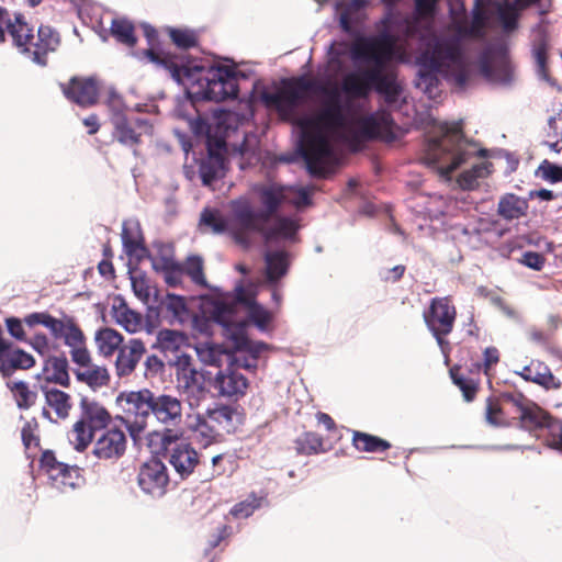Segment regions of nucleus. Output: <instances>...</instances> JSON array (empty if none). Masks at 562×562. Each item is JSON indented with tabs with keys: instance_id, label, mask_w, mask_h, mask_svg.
<instances>
[{
	"instance_id": "11",
	"label": "nucleus",
	"mask_w": 562,
	"mask_h": 562,
	"mask_svg": "<svg viewBox=\"0 0 562 562\" xmlns=\"http://www.w3.org/2000/svg\"><path fill=\"white\" fill-rule=\"evenodd\" d=\"M235 294L236 302H232L228 297L222 299L234 305V312L236 311L237 303L243 304L247 310V318L249 323L262 333L270 330L271 323L273 321V313L256 301L258 285L252 282H249L246 285L238 284L235 288ZM234 316L235 313L233 314V317Z\"/></svg>"
},
{
	"instance_id": "18",
	"label": "nucleus",
	"mask_w": 562,
	"mask_h": 562,
	"mask_svg": "<svg viewBox=\"0 0 562 562\" xmlns=\"http://www.w3.org/2000/svg\"><path fill=\"white\" fill-rule=\"evenodd\" d=\"M146 351L145 345L139 339H131L119 349L115 369L119 376L130 375L136 368Z\"/></svg>"
},
{
	"instance_id": "51",
	"label": "nucleus",
	"mask_w": 562,
	"mask_h": 562,
	"mask_svg": "<svg viewBox=\"0 0 562 562\" xmlns=\"http://www.w3.org/2000/svg\"><path fill=\"white\" fill-rule=\"evenodd\" d=\"M261 501L262 498L251 495L247 499L236 504L231 509V514L235 518H248L257 508L260 507Z\"/></svg>"
},
{
	"instance_id": "31",
	"label": "nucleus",
	"mask_w": 562,
	"mask_h": 562,
	"mask_svg": "<svg viewBox=\"0 0 562 562\" xmlns=\"http://www.w3.org/2000/svg\"><path fill=\"white\" fill-rule=\"evenodd\" d=\"M528 201L513 193L503 195L498 202L497 212L504 220H517L526 215Z\"/></svg>"
},
{
	"instance_id": "24",
	"label": "nucleus",
	"mask_w": 562,
	"mask_h": 562,
	"mask_svg": "<svg viewBox=\"0 0 562 562\" xmlns=\"http://www.w3.org/2000/svg\"><path fill=\"white\" fill-rule=\"evenodd\" d=\"M59 45L58 34L49 26H41L37 31V37L32 42V60L40 65H45L44 56L48 52H54Z\"/></svg>"
},
{
	"instance_id": "30",
	"label": "nucleus",
	"mask_w": 562,
	"mask_h": 562,
	"mask_svg": "<svg viewBox=\"0 0 562 562\" xmlns=\"http://www.w3.org/2000/svg\"><path fill=\"white\" fill-rule=\"evenodd\" d=\"M519 375L526 381L538 383L547 389H558L560 386V381L541 362H532L530 366L522 368Z\"/></svg>"
},
{
	"instance_id": "49",
	"label": "nucleus",
	"mask_w": 562,
	"mask_h": 562,
	"mask_svg": "<svg viewBox=\"0 0 562 562\" xmlns=\"http://www.w3.org/2000/svg\"><path fill=\"white\" fill-rule=\"evenodd\" d=\"M184 272L191 278V280L195 284L206 286V280L203 273V261L200 257H188L184 263Z\"/></svg>"
},
{
	"instance_id": "21",
	"label": "nucleus",
	"mask_w": 562,
	"mask_h": 562,
	"mask_svg": "<svg viewBox=\"0 0 562 562\" xmlns=\"http://www.w3.org/2000/svg\"><path fill=\"white\" fill-rule=\"evenodd\" d=\"M515 404L521 425L526 429L548 427L552 420L541 407L532 402L521 398L516 401Z\"/></svg>"
},
{
	"instance_id": "52",
	"label": "nucleus",
	"mask_w": 562,
	"mask_h": 562,
	"mask_svg": "<svg viewBox=\"0 0 562 562\" xmlns=\"http://www.w3.org/2000/svg\"><path fill=\"white\" fill-rule=\"evenodd\" d=\"M169 35L172 42L181 48H189L196 44V34L187 29H170Z\"/></svg>"
},
{
	"instance_id": "61",
	"label": "nucleus",
	"mask_w": 562,
	"mask_h": 562,
	"mask_svg": "<svg viewBox=\"0 0 562 562\" xmlns=\"http://www.w3.org/2000/svg\"><path fill=\"white\" fill-rule=\"evenodd\" d=\"M521 262L529 268L540 270L543 267L544 259L541 255L529 251L524 254Z\"/></svg>"
},
{
	"instance_id": "54",
	"label": "nucleus",
	"mask_w": 562,
	"mask_h": 562,
	"mask_svg": "<svg viewBox=\"0 0 562 562\" xmlns=\"http://www.w3.org/2000/svg\"><path fill=\"white\" fill-rule=\"evenodd\" d=\"M540 176L551 182H558L562 180V167L544 161L539 167Z\"/></svg>"
},
{
	"instance_id": "4",
	"label": "nucleus",
	"mask_w": 562,
	"mask_h": 562,
	"mask_svg": "<svg viewBox=\"0 0 562 562\" xmlns=\"http://www.w3.org/2000/svg\"><path fill=\"white\" fill-rule=\"evenodd\" d=\"M481 151L476 144L463 137L459 123H438L428 136L424 161L447 181L454 170L471 164V168L464 170L457 181L460 188L472 190L480 179L491 173L492 165L488 161H474Z\"/></svg>"
},
{
	"instance_id": "27",
	"label": "nucleus",
	"mask_w": 562,
	"mask_h": 562,
	"mask_svg": "<svg viewBox=\"0 0 562 562\" xmlns=\"http://www.w3.org/2000/svg\"><path fill=\"white\" fill-rule=\"evenodd\" d=\"M300 225L296 218L294 217H277L273 222V225L270 227L262 226L261 231H257L256 233H261L267 243L272 240H292L296 232L299 231Z\"/></svg>"
},
{
	"instance_id": "59",
	"label": "nucleus",
	"mask_w": 562,
	"mask_h": 562,
	"mask_svg": "<svg viewBox=\"0 0 562 562\" xmlns=\"http://www.w3.org/2000/svg\"><path fill=\"white\" fill-rule=\"evenodd\" d=\"M450 373L453 382L462 390L465 400L471 401L474 396L475 389L469 385L462 376L458 375L456 369H451Z\"/></svg>"
},
{
	"instance_id": "53",
	"label": "nucleus",
	"mask_w": 562,
	"mask_h": 562,
	"mask_svg": "<svg viewBox=\"0 0 562 562\" xmlns=\"http://www.w3.org/2000/svg\"><path fill=\"white\" fill-rule=\"evenodd\" d=\"M60 338L64 339L65 344L70 349L85 342V336L82 331L75 325L71 319L68 325H66V328Z\"/></svg>"
},
{
	"instance_id": "8",
	"label": "nucleus",
	"mask_w": 562,
	"mask_h": 562,
	"mask_svg": "<svg viewBox=\"0 0 562 562\" xmlns=\"http://www.w3.org/2000/svg\"><path fill=\"white\" fill-rule=\"evenodd\" d=\"M153 392L148 389L121 392L115 400L123 422L134 440H139L151 416Z\"/></svg>"
},
{
	"instance_id": "46",
	"label": "nucleus",
	"mask_w": 562,
	"mask_h": 562,
	"mask_svg": "<svg viewBox=\"0 0 562 562\" xmlns=\"http://www.w3.org/2000/svg\"><path fill=\"white\" fill-rule=\"evenodd\" d=\"M111 33L119 42L125 45L133 46L136 42L134 27L125 19H114L111 24Z\"/></svg>"
},
{
	"instance_id": "16",
	"label": "nucleus",
	"mask_w": 562,
	"mask_h": 562,
	"mask_svg": "<svg viewBox=\"0 0 562 562\" xmlns=\"http://www.w3.org/2000/svg\"><path fill=\"white\" fill-rule=\"evenodd\" d=\"M114 137L122 144L133 146L139 142L144 134L151 132V126L143 120L128 121L125 114L116 113L112 116Z\"/></svg>"
},
{
	"instance_id": "48",
	"label": "nucleus",
	"mask_w": 562,
	"mask_h": 562,
	"mask_svg": "<svg viewBox=\"0 0 562 562\" xmlns=\"http://www.w3.org/2000/svg\"><path fill=\"white\" fill-rule=\"evenodd\" d=\"M296 449L304 454L317 453L323 449V440L314 432H306L296 440Z\"/></svg>"
},
{
	"instance_id": "64",
	"label": "nucleus",
	"mask_w": 562,
	"mask_h": 562,
	"mask_svg": "<svg viewBox=\"0 0 562 562\" xmlns=\"http://www.w3.org/2000/svg\"><path fill=\"white\" fill-rule=\"evenodd\" d=\"M499 413V409L493 403H488L486 408V420L494 426H499L501 422L496 418V414Z\"/></svg>"
},
{
	"instance_id": "7",
	"label": "nucleus",
	"mask_w": 562,
	"mask_h": 562,
	"mask_svg": "<svg viewBox=\"0 0 562 562\" xmlns=\"http://www.w3.org/2000/svg\"><path fill=\"white\" fill-rule=\"evenodd\" d=\"M247 113H238L234 111H216L211 121L205 124L200 122L196 130L201 131L206 127L209 158L201 165L200 172L204 184L224 173V154L231 149L240 155L247 153L246 137L243 135L244 142L237 146L228 140L231 134L237 132L238 127L247 120Z\"/></svg>"
},
{
	"instance_id": "35",
	"label": "nucleus",
	"mask_w": 562,
	"mask_h": 562,
	"mask_svg": "<svg viewBox=\"0 0 562 562\" xmlns=\"http://www.w3.org/2000/svg\"><path fill=\"white\" fill-rule=\"evenodd\" d=\"M81 418L86 420V423H88L94 430L106 427L108 424L111 422V415L99 403L88 402L83 400L81 402Z\"/></svg>"
},
{
	"instance_id": "14",
	"label": "nucleus",
	"mask_w": 562,
	"mask_h": 562,
	"mask_svg": "<svg viewBox=\"0 0 562 562\" xmlns=\"http://www.w3.org/2000/svg\"><path fill=\"white\" fill-rule=\"evenodd\" d=\"M137 482L144 493L153 497H161L169 483L166 465L155 458L148 460L140 467Z\"/></svg>"
},
{
	"instance_id": "5",
	"label": "nucleus",
	"mask_w": 562,
	"mask_h": 562,
	"mask_svg": "<svg viewBox=\"0 0 562 562\" xmlns=\"http://www.w3.org/2000/svg\"><path fill=\"white\" fill-rule=\"evenodd\" d=\"M211 317L223 326L224 336L231 342L233 353L218 345L209 342L195 347L200 361L206 366L221 367L236 363L245 369L256 368L260 355L270 349L263 341L250 340L247 336V322H233L234 305L226 300L214 299L206 305Z\"/></svg>"
},
{
	"instance_id": "43",
	"label": "nucleus",
	"mask_w": 562,
	"mask_h": 562,
	"mask_svg": "<svg viewBox=\"0 0 562 562\" xmlns=\"http://www.w3.org/2000/svg\"><path fill=\"white\" fill-rule=\"evenodd\" d=\"M494 8L503 29L506 32L515 30L518 16L517 0H503L496 2Z\"/></svg>"
},
{
	"instance_id": "6",
	"label": "nucleus",
	"mask_w": 562,
	"mask_h": 562,
	"mask_svg": "<svg viewBox=\"0 0 562 562\" xmlns=\"http://www.w3.org/2000/svg\"><path fill=\"white\" fill-rule=\"evenodd\" d=\"M171 74L184 87L190 98L215 102L236 98L239 78L244 77L235 65L229 64L207 68L199 64H188L176 67Z\"/></svg>"
},
{
	"instance_id": "1",
	"label": "nucleus",
	"mask_w": 562,
	"mask_h": 562,
	"mask_svg": "<svg viewBox=\"0 0 562 562\" xmlns=\"http://www.w3.org/2000/svg\"><path fill=\"white\" fill-rule=\"evenodd\" d=\"M439 0H415L413 16L402 20L390 11L381 22L379 35L361 36L351 43L336 42L328 50L327 76H341L339 95L330 98L319 109L296 120L300 131V151L307 170L324 176L338 162V142L352 149L367 138L386 134L392 125L384 111L366 114L369 93L375 89L390 104L401 97V86L389 63L402 59L404 52L395 33L425 38L432 33V19Z\"/></svg>"
},
{
	"instance_id": "44",
	"label": "nucleus",
	"mask_w": 562,
	"mask_h": 562,
	"mask_svg": "<svg viewBox=\"0 0 562 562\" xmlns=\"http://www.w3.org/2000/svg\"><path fill=\"white\" fill-rule=\"evenodd\" d=\"M161 304L172 322L181 324L189 319L190 314L184 297L176 294H168L162 300Z\"/></svg>"
},
{
	"instance_id": "57",
	"label": "nucleus",
	"mask_w": 562,
	"mask_h": 562,
	"mask_svg": "<svg viewBox=\"0 0 562 562\" xmlns=\"http://www.w3.org/2000/svg\"><path fill=\"white\" fill-rule=\"evenodd\" d=\"M46 322L44 324V326L49 329V331L56 337V338H60L65 328H66V325H68V323L70 322L69 318H65V319H57V318H54L53 316L48 315L46 316Z\"/></svg>"
},
{
	"instance_id": "39",
	"label": "nucleus",
	"mask_w": 562,
	"mask_h": 562,
	"mask_svg": "<svg viewBox=\"0 0 562 562\" xmlns=\"http://www.w3.org/2000/svg\"><path fill=\"white\" fill-rule=\"evenodd\" d=\"M151 267L156 271L170 272L177 267L172 249L167 245H155L149 254Z\"/></svg>"
},
{
	"instance_id": "42",
	"label": "nucleus",
	"mask_w": 562,
	"mask_h": 562,
	"mask_svg": "<svg viewBox=\"0 0 562 562\" xmlns=\"http://www.w3.org/2000/svg\"><path fill=\"white\" fill-rule=\"evenodd\" d=\"M34 359L30 353L21 349L9 351L7 359L0 363L2 375H10L15 369H29L34 366Z\"/></svg>"
},
{
	"instance_id": "47",
	"label": "nucleus",
	"mask_w": 562,
	"mask_h": 562,
	"mask_svg": "<svg viewBox=\"0 0 562 562\" xmlns=\"http://www.w3.org/2000/svg\"><path fill=\"white\" fill-rule=\"evenodd\" d=\"M10 387L20 408H29L35 403L36 393L31 391L24 382H12Z\"/></svg>"
},
{
	"instance_id": "3",
	"label": "nucleus",
	"mask_w": 562,
	"mask_h": 562,
	"mask_svg": "<svg viewBox=\"0 0 562 562\" xmlns=\"http://www.w3.org/2000/svg\"><path fill=\"white\" fill-rule=\"evenodd\" d=\"M251 193L260 203L259 210H255L249 198L241 196L231 202L229 218H224L216 210H204L200 225L215 234L228 233L237 243L246 246L249 235L261 231L280 205L290 203L297 209L308 205L312 191L306 187L262 183L255 186Z\"/></svg>"
},
{
	"instance_id": "60",
	"label": "nucleus",
	"mask_w": 562,
	"mask_h": 562,
	"mask_svg": "<svg viewBox=\"0 0 562 562\" xmlns=\"http://www.w3.org/2000/svg\"><path fill=\"white\" fill-rule=\"evenodd\" d=\"M7 328L10 335L19 340H23L25 338V333L23 329V325L20 319L10 317L5 319Z\"/></svg>"
},
{
	"instance_id": "41",
	"label": "nucleus",
	"mask_w": 562,
	"mask_h": 562,
	"mask_svg": "<svg viewBox=\"0 0 562 562\" xmlns=\"http://www.w3.org/2000/svg\"><path fill=\"white\" fill-rule=\"evenodd\" d=\"M95 430L86 420H77L68 432V439L76 450H85L92 441Z\"/></svg>"
},
{
	"instance_id": "15",
	"label": "nucleus",
	"mask_w": 562,
	"mask_h": 562,
	"mask_svg": "<svg viewBox=\"0 0 562 562\" xmlns=\"http://www.w3.org/2000/svg\"><path fill=\"white\" fill-rule=\"evenodd\" d=\"M151 416L165 427L178 426L182 420V402L171 394L153 393Z\"/></svg>"
},
{
	"instance_id": "29",
	"label": "nucleus",
	"mask_w": 562,
	"mask_h": 562,
	"mask_svg": "<svg viewBox=\"0 0 562 562\" xmlns=\"http://www.w3.org/2000/svg\"><path fill=\"white\" fill-rule=\"evenodd\" d=\"M111 314L115 323L131 334L138 333L143 328L142 315L131 310L123 301L113 304Z\"/></svg>"
},
{
	"instance_id": "55",
	"label": "nucleus",
	"mask_w": 562,
	"mask_h": 562,
	"mask_svg": "<svg viewBox=\"0 0 562 562\" xmlns=\"http://www.w3.org/2000/svg\"><path fill=\"white\" fill-rule=\"evenodd\" d=\"M549 429V445L558 450H562V422L551 420L547 427Z\"/></svg>"
},
{
	"instance_id": "36",
	"label": "nucleus",
	"mask_w": 562,
	"mask_h": 562,
	"mask_svg": "<svg viewBox=\"0 0 562 562\" xmlns=\"http://www.w3.org/2000/svg\"><path fill=\"white\" fill-rule=\"evenodd\" d=\"M130 280L135 296L143 304L149 305L155 301L157 290L142 271H131Z\"/></svg>"
},
{
	"instance_id": "2",
	"label": "nucleus",
	"mask_w": 562,
	"mask_h": 562,
	"mask_svg": "<svg viewBox=\"0 0 562 562\" xmlns=\"http://www.w3.org/2000/svg\"><path fill=\"white\" fill-rule=\"evenodd\" d=\"M452 32V37L434 36L417 58L419 70L416 86L429 98L435 99L438 94L439 77L463 88L475 68L491 81L505 83L510 80L513 69L505 48L487 47L476 63L473 61L472 40L480 35L477 22L469 27L456 19Z\"/></svg>"
},
{
	"instance_id": "37",
	"label": "nucleus",
	"mask_w": 562,
	"mask_h": 562,
	"mask_svg": "<svg viewBox=\"0 0 562 562\" xmlns=\"http://www.w3.org/2000/svg\"><path fill=\"white\" fill-rule=\"evenodd\" d=\"M551 47V40L548 34L539 32L532 43V57L537 66L539 77L547 79V60Z\"/></svg>"
},
{
	"instance_id": "62",
	"label": "nucleus",
	"mask_w": 562,
	"mask_h": 562,
	"mask_svg": "<svg viewBox=\"0 0 562 562\" xmlns=\"http://www.w3.org/2000/svg\"><path fill=\"white\" fill-rule=\"evenodd\" d=\"M498 361V350L496 348H486L484 351V367L485 372Z\"/></svg>"
},
{
	"instance_id": "9",
	"label": "nucleus",
	"mask_w": 562,
	"mask_h": 562,
	"mask_svg": "<svg viewBox=\"0 0 562 562\" xmlns=\"http://www.w3.org/2000/svg\"><path fill=\"white\" fill-rule=\"evenodd\" d=\"M311 81L304 77L284 81L276 91H263L262 102L278 111L284 119L289 117L295 106L302 102L311 89Z\"/></svg>"
},
{
	"instance_id": "17",
	"label": "nucleus",
	"mask_w": 562,
	"mask_h": 562,
	"mask_svg": "<svg viewBox=\"0 0 562 562\" xmlns=\"http://www.w3.org/2000/svg\"><path fill=\"white\" fill-rule=\"evenodd\" d=\"M125 448V434L117 428H112L97 439L92 452L99 459H117L123 456Z\"/></svg>"
},
{
	"instance_id": "45",
	"label": "nucleus",
	"mask_w": 562,
	"mask_h": 562,
	"mask_svg": "<svg viewBox=\"0 0 562 562\" xmlns=\"http://www.w3.org/2000/svg\"><path fill=\"white\" fill-rule=\"evenodd\" d=\"M352 441L355 447L360 451L375 452L390 448V443L387 441L360 431L353 432Z\"/></svg>"
},
{
	"instance_id": "58",
	"label": "nucleus",
	"mask_w": 562,
	"mask_h": 562,
	"mask_svg": "<svg viewBox=\"0 0 562 562\" xmlns=\"http://www.w3.org/2000/svg\"><path fill=\"white\" fill-rule=\"evenodd\" d=\"M106 103L111 111V117L116 113L124 114V109H125L124 102H123L121 95L117 94L115 91L111 90L109 92Z\"/></svg>"
},
{
	"instance_id": "32",
	"label": "nucleus",
	"mask_w": 562,
	"mask_h": 562,
	"mask_svg": "<svg viewBox=\"0 0 562 562\" xmlns=\"http://www.w3.org/2000/svg\"><path fill=\"white\" fill-rule=\"evenodd\" d=\"M94 342L98 352L105 357H112L121 348L123 336L113 328L104 327L95 331Z\"/></svg>"
},
{
	"instance_id": "50",
	"label": "nucleus",
	"mask_w": 562,
	"mask_h": 562,
	"mask_svg": "<svg viewBox=\"0 0 562 562\" xmlns=\"http://www.w3.org/2000/svg\"><path fill=\"white\" fill-rule=\"evenodd\" d=\"M130 231H131L130 224L125 223L123 225V231H122V241H123L125 252L128 256L140 259L145 255L146 250L136 239H134L130 235Z\"/></svg>"
},
{
	"instance_id": "34",
	"label": "nucleus",
	"mask_w": 562,
	"mask_h": 562,
	"mask_svg": "<svg viewBox=\"0 0 562 562\" xmlns=\"http://www.w3.org/2000/svg\"><path fill=\"white\" fill-rule=\"evenodd\" d=\"M207 414L210 420L217 428V431L220 429L227 432L234 431L241 423L240 414L228 406H220L214 409H209Z\"/></svg>"
},
{
	"instance_id": "40",
	"label": "nucleus",
	"mask_w": 562,
	"mask_h": 562,
	"mask_svg": "<svg viewBox=\"0 0 562 562\" xmlns=\"http://www.w3.org/2000/svg\"><path fill=\"white\" fill-rule=\"evenodd\" d=\"M157 345L164 352L176 353L188 345V338L180 331L162 329L157 335Z\"/></svg>"
},
{
	"instance_id": "33",
	"label": "nucleus",
	"mask_w": 562,
	"mask_h": 562,
	"mask_svg": "<svg viewBox=\"0 0 562 562\" xmlns=\"http://www.w3.org/2000/svg\"><path fill=\"white\" fill-rule=\"evenodd\" d=\"M75 375L79 382L87 384L92 390L105 386L110 381L108 369L93 363L76 370Z\"/></svg>"
},
{
	"instance_id": "23",
	"label": "nucleus",
	"mask_w": 562,
	"mask_h": 562,
	"mask_svg": "<svg viewBox=\"0 0 562 562\" xmlns=\"http://www.w3.org/2000/svg\"><path fill=\"white\" fill-rule=\"evenodd\" d=\"M198 461V453L189 443H178L170 450L169 462L181 476L192 473Z\"/></svg>"
},
{
	"instance_id": "10",
	"label": "nucleus",
	"mask_w": 562,
	"mask_h": 562,
	"mask_svg": "<svg viewBox=\"0 0 562 562\" xmlns=\"http://www.w3.org/2000/svg\"><path fill=\"white\" fill-rule=\"evenodd\" d=\"M176 370L177 386L187 396L190 406H198L206 396V379L186 353L178 355L172 362Z\"/></svg>"
},
{
	"instance_id": "13",
	"label": "nucleus",
	"mask_w": 562,
	"mask_h": 562,
	"mask_svg": "<svg viewBox=\"0 0 562 562\" xmlns=\"http://www.w3.org/2000/svg\"><path fill=\"white\" fill-rule=\"evenodd\" d=\"M427 327L436 337L438 345L443 350V335H448L453 327L456 308L447 297L434 299L428 312L424 313Z\"/></svg>"
},
{
	"instance_id": "19",
	"label": "nucleus",
	"mask_w": 562,
	"mask_h": 562,
	"mask_svg": "<svg viewBox=\"0 0 562 562\" xmlns=\"http://www.w3.org/2000/svg\"><path fill=\"white\" fill-rule=\"evenodd\" d=\"M63 91L67 99L81 106H89L97 102L98 86L91 78H74L68 86L63 87Z\"/></svg>"
},
{
	"instance_id": "26",
	"label": "nucleus",
	"mask_w": 562,
	"mask_h": 562,
	"mask_svg": "<svg viewBox=\"0 0 562 562\" xmlns=\"http://www.w3.org/2000/svg\"><path fill=\"white\" fill-rule=\"evenodd\" d=\"M215 387L223 396H238L246 392L248 381L243 374L228 369L226 372L221 371L216 374Z\"/></svg>"
},
{
	"instance_id": "22",
	"label": "nucleus",
	"mask_w": 562,
	"mask_h": 562,
	"mask_svg": "<svg viewBox=\"0 0 562 562\" xmlns=\"http://www.w3.org/2000/svg\"><path fill=\"white\" fill-rule=\"evenodd\" d=\"M41 391L45 398L43 415L48 416L52 409L58 418H67L71 409L69 394L48 384H42Z\"/></svg>"
},
{
	"instance_id": "20",
	"label": "nucleus",
	"mask_w": 562,
	"mask_h": 562,
	"mask_svg": "<svg viewBox=\"0 0 562 562\" xmlns=\"http://www.w3.org/2000/svg\"><path fill=\"white\" fill-rule=\"evenodd\" d=\"M2 29L9 32L13 44L21 53H31L34 35L32 29L26 24L22 15L16 14L12 21L5 11L4 21H2Z\"/></svg>"
},
{
	"instance_id": "28",
	"label": "nucleus",
	"mask_w": 562,
	"mask_h": 562,
	"mask_svg": "<svg viewBox=\"0 0 562 562\" xmlns=\"http://www.w3.org/2000/svg\"><path fill=\"white\" fill-rule=\"evenodd\" d=\"M42 378L45 384L56 383L61 386H68L70 376L68 373V361L64 357L48 358L42 370Z\"/></svg>"
},
{
	"instance_id": "63",
	"label": "nucleus",
	"mask_w": 562,
	"mask_h": 562,
	"mask_svg": "<svg viewBox=\"0 0 562 562\" xmlns=\"http://www.w3.org/2000/svg\"><path fill=\"white\" fill-rule=\"evenodd\" d=\"M180 435L181 434H178V432L173 434L172 430L168 429V430H166V431H164L161 434L160 432H156V431L151 432L149 436L150 437H158L161 440L164 447L166 448L168 443H170L175 439L179 438Z\"/></svg>"
},
{
	"instance_id": "12",
	"label": "nucleus",
	"mask_w": 562,
	"mask_h": 562,
	"mask_svg": "<svg viewBox=\"0 0 562 562\" xmlns=\"http://www.w3.org/2000/svg\"><path fill=\"white\" fill-rule=\"evenodd\" d=\"M41 463L50 485L61 493L75 491L83 484V477L78 467H70L57 461L49 451L43 453Z\"/></svg>"
},
{
	"instance_id": "38",
	"label": "nucleus",
	"mask_w": 562,
	"mask_h": 562,
	"mask_svg": "<svg viewBox=\"0 0 562 562\" xmlns=\"http://www.w3.org/2000/svg\"><path fill=\"white\" fill-rule=\"evenodd\" d=\"M266 259V276L269 282H276L286 273L289 260L284 251H268Z\"/></svg>"
},
{
	"instance_id": "25",
	"label": "nucleus",
	"mask_w": 562,
	"mask_h": 562,
	"mask_svg": "<svg viewBox=\"0 0 562 562\" xmlns=\"http://www.w3.org/2000/svg\"><path fill=\"white\" fill-rule=\"evenodd\" d=\"M187 428L192 432L193 438L204 447L212 443L218 435L217 428L209 418V414L206 416L200 414L188 415Z\"/></svg>"
},
{
	"instance_id": "56",
	"label": "nucleus",
	"mask_w": 562,
	"mask_h": 562,
	"mask_svg": "<svg viewBox=\"0 0 562 562\" xmlns=\"http://www.w3.org/2000/svg\"><path fill=\"white\" fill-rule=\"evenodd\" d=\"M70 356L75 363H77L82 369L89 364H91V357L88 349L85 346V342L79 345L78 347L70 349Z\"/></svg>"
}]
</instances>
